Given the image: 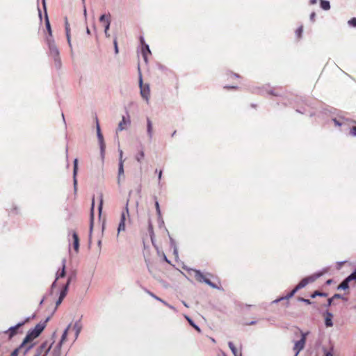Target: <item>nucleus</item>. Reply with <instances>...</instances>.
<instances>
[{
	"label": "nucleus",
	"mask_w": 356,
	"mask_h": 356,
	"mask_svg": "<svg viewBox=\"0 0 356 356\" xmlns=\"http://www.w3.org/2000/svg\"><path fill=\"white\" fill-rule=\"evenodd\" d=\"M102 207H103V197H102V195H101L100 202L98 206V211H99V213H101V212H102Z\"/></svg>",
	"instance_id": "obj_42"
},
{
	"label": "nucleus",
	"mask_w": 356,
	"mask_h": 356,
	"mask_svg": "<svg viewBox=\"0 0 356 356\" xmlns=\"http://www.w3.org/2000/svg\"><path fill=\"white\" fill-rule=\"evenodd\" d=\"M97 136L99 143L104 142L103 135L102 134L101 129L98 123H97Z\"/></svg>",
	"instance_id": "obj_29"
},
{
	"label": "nucleus",
	"mask_w": 356,
	"mask_h": 356,
	"mask_svg": "<svg viewBox=\"0 0 356 356\" xmlns=\"http://www.w3.org/2000/svg\"><path fill=\"white\" fill-rule=\"evenodd\" d=\"M298 291V290H296V288L295 287L289 293H288L286 296H284V297H281L280 298H277L275 300L273 301L274 303H277L279 302H280L281 300H287V299H289L291 298H292L295 294Z\"/></svg>",
	"instance_id": "obj_17"
},
{
	"label": "nucleus",
	"mask_w": 356,
	"mask_h": 356,
	"mask_svg": "<svg viewBox=\"0 0 356 356\" xmlns=\"http://www.w3.org/2000/svg\"><path fill=\"white\" fill-rule=\"evenodd\" d=\"M151 54L149 47L147 44H144L142 47V55L145 63H147V56Z\"/></svg>",
	"instance_id": "obj_14"
},
{
	"label": "nucleus",
	"mask_w": 356,
	"mask_h": 356,
	"mask_svg": "<svg viewBox=\"0 0 356 356\" xmlns=\"http://www.w3.org/2000/svg\"><path fill=\"white\" fill-rule=\"evenodd\" d=\"M140 43L142 44V47L144 45V44H146L145 42V40H144L143 37H142V36L140 38Z\"/></svg>",
	"instance_id": "obj_64"
},
{
	"label": "nucleus",
	"mask_w": 356,
	"mask_h": 356,
	"mask_svg": "<svg viewBox=\"0 0 356 356\" xmlns=\"http://www.w3.org/2000/svg\"><path fill=\"white\" fill-rule=\"evenodd\" d=\"M237 86H224V88H226V89H234V88H236Z\"/></svg>",
	"instance_id": "obj_57"
},
{
	"label": "nucleus",
	"mask_w": 356,
	"mask_h": 356,
	"mask_svg": "<svg viewBox=\"0 0 356 356\" xmlns=\"http://www.w3.org/2000/svg\"><path fill=\"white\" fill-rule=\"evenodd\" d=\"M305 343L303 341V339H300L295 342L293 347V350L296 352L295 356H298L299 353L304 349Z\"/></svg>",
	"instance_id": "obj_9"
},
{
	"label": "nucleus",
	"mask_w": 356,
	"mask_h": 356,
	"mask_svg": "<svg viewBox=\"0 0 356 356\" xmlns=\"http://www.w3.org/2000/svg\"><path fill=\"white\" fill-rule=\"evenodd\" d=\"M72 238H73L74 242H76V241L79 242V236H78V235H77V234L76 232H73Z\"/></svg>",
	"instance_id": "obj_50"
},
{
	"label": "nucleus",
	"mask_w": 356,
	"mask_h": 356,
	"mask_svg": "<svg viewBox=\"0 0 356 356\" xmlns=\"http://www.w3.org/2000/svg\"><path fill=\"white\" fill-rule=\"evenodd\" d=\"M63 298H61L60 297H59V298H58V300H57V301L56 302V308L57 307H58V306L61 304V302H63Z\"/></svg>",
	"instance_id": "obj_53"
},
{
	"label": "nucleus",
	"mask_w": 356,
	"mask_h": 356,
	"mask_svg": "<svg viewBox=\"0 0 356 356\" xmlns=\"http://www.w3.org/2000/svg\"><path fill=\"white\" fill-rule=\"evenodd\" d=\"M67 331H63V333L61 336V339H60V341H65V340L67 339Z\"/></svg>",
	"instance_id": "obj_46"
},
{
	"label": "nucleus",
	"mask_w": 356,
	"mask_h": 356,
	"mask_svg": "<svg viewBox=\"0 0 356 356\" xmlns=\"http://www.w3.org/2000/svg\"><path fill=\"white\" fill-rule=\"evenodd\" d=\"M348 24L350 26L356 27V17H353L348 21Z\"/></svg>",
	"instance_id": "obj_35"
},
{
	"label": "nucleus",
	"mask_w": 356,
	"mask_h": 356,
	"mask_svg": "<svg viewBox=\"0 0 356 356\" xmlns=\"http://www.w3.org/2000/svg\"><path fill=\"white\" fill-rule=\"evenodd\" d=\"M99 148H100L101 157L102 159H104L106 145H105L104 142L99 143Z\"/></svg>",
	"instance_id": "obj_31"
},
{
	"label": "nucleus",
	"mask_w": 356,
	"mask_h": 356,
	"mask_svg": "<svg viewBox=\"0 0 356 356\" xmlns=\"http://www.w3.org/2000/svg\"><path fill=\"white\" fill-rule=\"evenodd\" d=\"M323 350L325 354V356H333V353H332L333 346L331 348L330 351H327L325 348H323Z\"/></svg>",
	"instance_id": "obj_36"
},
{
	"label": "nucleus",
	"mask_w": 356,
	"mask_h": 356,
	"mask_svg": "<svg viewBox=\"0 0 356 356\" xmlns=\"http://www.w3.org/2000/svg\"><path fill=\"white\" fill-rule=\"evenodd\" d=\"M145 156V152H144V150L143 149H141L139 152L135 156V159L138 162V163H141L142 162V160L143 159Z\"/></svg>",
	"instance_id": "obj_27"
},
{
	"label": "nucleus",
	"mask_w": 356,
	"mask_h": 356,
	"mask_svg": "<svg viewBox=\"0 0 356 356\" xmlns=\"http://www.w3.org/2000/svg\"><path fill=\"white\" fill-rule=\"evenodd\" d=\"M350 135L356 136V127H353L350 130Z\"/></svg>",
	"instance_id": "obj_48"
},
{
	"label": "nucleus",
	"mask_w": 356,
	"mask_h": 356,
	"mask_svg": "<svg viewBox=\"0 0 356 356\" xmlns=\"http://www.w3.org/2000/svg\"><path fill=\"white\" fill-rule=\"evenodd\" d=\"M73 246H74V249L75 250L76 252H78L79 251V242H74L73 243Z\"/></svg>",
	"instance_id": "obj_49"
},
{
	"label": "nucleus",
	"mask_w": 356,
	"mask_h": 356,
	"mask_svg": "<svg viewBox=\"0 0 356 356\" xmlns=\"http://www.w3.org/2000/svg\"><path fill=\"white\" fill-rule=\"evenodd\" d=\"M155 207H156V213H157L158 216H161V210H160L159 204L158 201H156Z\"/></svg>",
	"instance_id": "obj_44"
},
{
	"label": "nucleus",
	"mask_w": 356,
	"mask_h": 356,
	"mask_svg": "<svg viewBox=\"0 0 356 356\" xmlns=\"http://www.w3.org/2000/svg\"><path fill=\"white\" fill-rule=\"evenodd\" d=\"M332 298H333V300H334V299H337H337L342 298L343 297H342V296L341 294L336 293Z\"/></svg>",
	"instance_id": "obj_54"
},
{
	"label": "nucleus",
	"mask_w": 356,
	"mask_h": 356,
	"mask_svg": "<svg viewBox=\"0 0 356 356\" xmlns=\"http://www.w3.org/2000/svg\"><path fill=\"white\" fill-rule=\"evenodd\" d=\"M51 346H52V344H51L49 347H47V341L43 342L40 346V347L37 349V352H36L35 356H40L43 350H44V354L43 356H47L51 348Z\"/></svg>",
	"instance_id": "obj_8"
},
{
	"label": "nucleus",
	"mask_w": 356,
	"mask_h": 356,
	"mask_svg": "<svg viewBox=\"0 0 356 356\" xmlns=\"http://www.w3.org/2000/svg\"><path fill=\"white\" fill-rule=\"evenodd\" d=\"M185 318L187 320V321L188 322V323L193 327H194L198 332H201V329L200 328V327L198 325H197L188 316L185 315Z\"/></svg>",
	"instance_id": "obj_24"
},
{
	"label": "nucleus",
	"mask_w": 356,
	"mask_h": 356,
	"mask_svg": "<svg viewBox=\"0 0 356 356\" xmlns=\"http://www.w3.org/2000/svg\"><path fill=\"white\" fill-rule=\"evenodd\" d=\"M54 60V65L57 70H60L62 66V63L60 56L53 58Z\"/></svg>",
	"instance_id": "obj_30"
},
{
	"label": "nucleus",
	"mask_w": 356,
	"mask_h": 356,
	"mask_svg": "<svg viewBox=\"0 0 356 356\" xmlns=\"http://www.w3.org/2000/svg\"><path fill=\"white\" fill-rule=\"evenodd\" d=\"M139 83H140V95L143 97V98H144L145 99H146L147 102H148L149 97V86H143V79H142L141 76H140Z\"/></svg>",
	"instance_id": "obj_7"
},
{
	"label": "nucleus",
	"mask_w": 356,
	"mask_h": 356,
	"mask_svg": "<svg viewBox=\"0 0 356 356\" xmlns=\"http://www.w3.org/2000/svg\"><path fill=\"white\" fill-rule=\"evenodd\" d=\"M228 346L229 347V348L231 349L232 353L234 354V356H242V354L241 353H238V350L236 349V348L234 346V343L231 341H229L228 343Z\"/></svg>",
	"instance_id": "obj_25"
},
{
	"label": "nucleus",
	"mask_w": 356,
	"mask_h": 356,
	"mask_svg": "<svg viewBox=\"0 0 356 356\" xmlns=\"http://www.w3.org/2000/svg\"><path fill=\"white\" fill-rule=\"evenodd\" d=\"M83 15H84L85 18H86V17H87V10H86V8L85 4H83Z\"/></svg>",
	"instance_id": "obj_63"
},
{
	"label": "nucleus",
	"mask_w": 356,
	"mask_h": 356,
	"mask_svg": "<svg viewBox=\"0 0 356 356\" xmlns=\"http://www.w3.org/2000/svg\"><path fill=\"white\" fill-rule=\"evenodd\" d=\"M161 177H162V170H159L158 172V179H159V183H160V181L161 179Z\"/></svg>",
	"instance_id": "obj_58"
},
{
	"label": "nucleus",
	"mask_w": 356,
	"mask_h": 356,
	"mask_svg": "<svg viewBox=\"0 0 356 356\" xmlns=\"http://www.w3.org/2000/svg\"><path fill=\"white\" fill-rule=\"evenodd\" d=\"M298 300L301 301V302H305V303H306L307 305H310L312 303V302L309 299H305L304 298H299Z\"/></svg>",
	"instance_id": "obj_45"
},
{
	"label": "nucleus",
	"mask_w": 356,
	"mask_h": 356,
	"mask_svg": "<svg viewBox=\"0 0 356 356\" xmlns=\"http://www.w3.org/2000/svg\"><path fill=\"white\" fill-rule=\"evenodd\" d=\"M147 134L149 140H151L153 137V125L149 118H147Z\"/></svg>",
	"instance_id": "obj_15"
},
{
	"label": "nucleus",
	"mask_w": 356,
	"mask_h": 356,
	"mask_svg": "<svg viewBox=\"0 0 356 356\" xmlns=\"http://www.w3.org/2000/svg\"><path fill=\"white\" fill-rule=\"evenodd\" d=\"M348 277L351 281L356 280V269L350 275H348Z\"/></svg>",
	"instance_id": "obj_41"
},
{
	"label": "nucleus",
	"mask_w": 356,
	"mask_h": 356,
	"mask_svg": "<svg viewBox=\"0 0 356 356\" xmlns=\"http://www.w3.org/2000/svg\"><path fill=\"white\" fill-rule=\"evenodd\" d=\"M351 280H349V277L348 276L338 286L337 289H343V290H346L347 289H348L349 287V282H350Z\"/></svg>",
	"instance_id": "obj_22"
},
{
	"label": "nucleus",
	"mask_w": 356,
	"mask_h": 356,
	"mask_svg": "<svg viewBox=\"0 0 356 356\" xmlns=\"http://www.w3.org/2000/svg\"><path fill=\"white\" fill-rule=\"evenodd\" d=\"M323 273H314L310 276L306 277L303 278L298 284L296 286V290H300L304 287H305L309 283L314 282L316 281L318 278H319L321 276H322Z\"/></svg>",
	"instance_id": "obj_3"
},
{
	"label": "nucleus",
	"mask_w": 356,
	"mask_h": 356,
	"mask_svg": "<svg viewBox=\"0 0 356 356\" xmlns=\"http://www.w3.org/2000/svg\"><path fill=\"white\" fill-rule=\"evenodd\" d=\"M316 296H327V294H326V293H322V292H319V291H314V292L312 294V296H311V297H312V298H316Z\"/></svg>",
	"instance_id": "obj_33"
},
{
	"label": "nucleus",
	"mask_w": 356,
	"mask_h": 356,
	"mask_svg": "<svg viewBox=\"0 0 356 356\" xmlns=\"http://www.w3.org/2000/svg\"><path fill=\"white\" fill-rule=\"evenodd\" d=\"M124 178V165H122V163H118V184L120 185L121 179Z\"/></svg>",
	"instance_id": "obj_18"
},
{
	"label": "nucleus",
	"mask_w": 356,
	"mask_h": 356,
	"mask_svg": "<svg viewBox=\"0 0 356 356\" xmlns=\"http://www.w3.org/2000/svg\"><path fill=\"white\" fill-rule=\"evenodd\" d=\"M68 289H69V283H66L63 286L62 290L60 291L59 297L64 299L67 293Z\"/></svg>",
	"instance_id": "obj_23"
},
{
	"label": "nucleus",
	"mask_w": 356,
	"mask_h": 356,
	"mask_svg": "<svg viewBox=\"0 0 356 356\" xmlns=\"http://www.w3.org/2000/svg\"><path fill=\"white\" fill-rule=\"evenodd\" d=\"M60 354H61L60 350L57 351V350L54 349L53 353H52V356H60Z\"/></svg>",
	"instance_id": "obj_51"
},
{
	"label": "nucleus",
	"mask_w": 356,
	"mask_h": 356,
	"mask_svg": "<svg viewBox=\"0 0 356 356\" xmlns=\"http://www.w3.org/2000/svg\"><path fill=\"white\" fill-rule=\"evenodd\" d=\"M65 263L66 259H63L62 260V269L60 272H58L56 277V281H57L59 278L64 277L65 276Z\"/></svg>",
	"instance_id": "obj_19"
},
{
	"label": "nucleus",
	"mask_w": 356,
	"mask_h": 356,
	"mask_svg": "<svg viewBox=\"0 0 356 356\" xmlns=\"http://www.w3.org/2000/svg\"><path fill=\"white\" fill-rule=\"evenodd\" d=\"M113 44H114V47H115V53L118 54V42H117L116 39L114 40Z\"/></svg>",
	"instance_id": "obj_52"
},
{
	"label": "nucleus",
	"mask_w": 356,
	"mask_h": 356,
	"mask_svg": "<svg viewBox=\"0 0 356 356\" xmlns=\"http://www.w3.org/2000/svg\"><path fill=\"white\" fill-rule=\"evenodd\" d=\"M130 123L131 121L129 116L127 118H126L125 116H122V120L118 124L117 131H121L124 130L126 129L125 126L127 124H130Z\"/></svg>",
	"instance_id": "obj_11"
},
{
	"label": "nucleus",
	"mask_w": 356,
	"mask_h": 356,
	"mask_svg": "<svg viewBox=\"0 0 356 356\" xmlns=\"http://www.w3.org/2000/svg\"><path fill=\"white\" fill-rule=\"evenodd\" d=\"M49 320V317L47 318L44 322L43 323H38L35 327L32 330H29L27 332L26 336L25 337L24 339L23 340V342L22 343V346L24 345L25 343H29L35 338L38 337L40 334L42 333V332L44 330V329L46 327V323Z\"/></svg>",
	"instance_id": "obj_1"
},
{
	"label": "nucleus",
	"mask_w": 356,
	"mask_h": 356,
	"mask_svg": "<svg viewBox=\"0 0 356 356\" xmlns=\"http://www.w3.org/2000/svg\"><path fill=\"white\" fill-rule=\"evenodd\" d=\"M106 19H111V15L108 13V15L103 14L99 17V22L104 23L106 24Z\"/></svg>",
	"instance_id": "obj_32"
},
{
	"label": "nucleus",
	"mask_w": 356,
	"mask_h": 356,
	"mask_svg": "<svg viewBox=\"0 0 356 356\" xmlns=\"http://www.w3.org/2000/svg\"><path fill=\"white\" fill-rule=\"evenodd\" d=\"M45 26H46V29H47V30L48 31V34H49V36H47V38H53L50 22H49V18L47 16V13L46 11H45Z\"/></svg>",
	"instance_id": "obj_21"
},
{
	"label": "nucleus",
	"mask_w": 356,
	"mask_h": 356,
	"mask_svg": "<svg viewBox=\"0 0 356 356\" xmlns=\"http://www.w3.org/2000/svg\"><path fill=\"white\" fill-rule=\"evenodd\" d=\"M227 76L229 79H232L234 78H239L238 74L232 72L227 74Z\"/></svg>",
	"instance_id": "obj_37"
},
{
	"label": "nucleus",
	"mask_w": 356,
	"mask_h": 356,
	"mask_svg": "<svg viewBox=\"0 0 356 356\" xmlns=\"http://www.w3.org/2000/svg\"><path fill=\"white\" fill-rule=\"evenodd\" d=\"M332 300H333V298H329V299L327 300V307H330V306L332 305Z\"/></svg>",
	"instance_id": "obj_61"
},
{
	"label": "nucleus",
	"mask_w": 356,
	"mask_h": 356,
	"mask_svg": "<svg viewBox=\"0 0 356 356\" xmlns=\"http://www.w3.org/2000/svg\"><path fill=\"white\" fill-rule=\"evenodd\" d=\"M73 330L75 332L74 339L76 340V339H77V338L82 330V325L81 323L80 320H79L74 323V324L73 325Z\"/></svg>",
	"instance_id": "obj_13"
},
{
	"label": "nucleus",
	"mask_w": 356,
	"mask_h": 356,
	"mask_svg": "<svg viewBox=\"0 0 356 356\" xmlns=\"http://www.w3.org/2000/svg\"><path fill=\"white\" fill-rule=\"evenodd\" d=\"M63 343H64V341H62L60 340V341L55 346L54 349L57 350V351H58V350L61 351V348H62Z\"/></svg>",
	"instance_id": "obj_38"
},
{
	"label": "nucleus",
	"mask_w": 356,
	"mask_h": 356,
	"mask_svg": "<svg viewBox=\"0 0 356 356\" xmlns=\"http://www.w3.org/2000/svg\"><path fill=\"white\" fill-rule=\"evenodd\" d=\"M192 270L194 272V277L197 281L204 282L212 289H219V287L216 284L211 282L209 279L207 278L206 275H204L200 270L195 269H193Z\"/></svg>",
	"instance_id": "obj_2"
},
{
	"label": "nucleus",
	"mask_w": 356,
	"mask_h": 356,
	"mask_svg": "<svg viewBox=\"0 0 356 356\" xmlns=\"http://www.w3.org/2000/svg\"><path fill=\"white\" fill-rule=\"evenodd\" d=\"M94 200H92V207H91V213H90V235H91L92 229H93V223H94Z\"/></svg>",
	"instance_id": "obj_20"
},
{
	"label": "nucleus",
	"mask_w": 356,
	"mask_h": 356,
	"mask_svg": "<svg viewBox=\"0 0 356 356\" xmlns=\"http://www.w3.org/2000/svg\"><path fill=\"white\" fill-rule=\"evenodd\" d=\"M333 121H334L335 125L339 126V127L341 125V123L337 119H334Z\"/></svg>",
	"instance_id": "obj_59"
},
{
	"label": "nucleus",
	"mask_w": 356,
	"mask_h": 356,
	"mask_svg": "<svg viewBox=\"0 0 356 356\" xmlns=\"http://www.w3.org/2000/svg\"><path fill=\"white\" fill-rule=\"evenodd\" d=\"M173 248V253L175 256H177L178 255V250H177V245H175V247H172Z\"/></svg>",
	"instance_id": "obj_56"
},
{
	"label": "nucleus",
	"mask_w": 356,
	"mask_h": 356,
	"mask_svg": "<svg viewBox=\"0 0 356 356\" xmlns=\"http://www.w3.org/2000/svg\"><path fill=\"white\" fill-rule=\"evenodd\" d=\"M78 171V159H75L73 161V184H74V191H76V185H77V180H76V175Z\"/></svg>",
	"instance_id": "obj_10"
},
{
	"label": "nucleus",
	"mask_w": 356,
	"mask_h": 356,
	"mask_svg": "<svg viewBox=\"0 0 356 356\" xmlns=\"http://www.w3.org/2000/svg\"><path fill=\"white\" fill-rule=\"evenodd\" d=\"M170 241L171 246L175 247V245H176V244H175L174 239L170 237Z\"/></svg>",
	"instance_id": "obj_62"
},
{
	"label": "nucleus",
	"mask_w": 356,
	"mask_h": 356,
	"mask_svg": "<svg viewBox=\"0 0 356 356\" xmlns=\"http://www.w3.org/2000/svg\"><path fill=\"white\" fill-rule=\"evenodd\" d=\"M63 343H64V341H62L60 340V341L55 346L54 349L57 350V351H58V350L61 351V348H62Z\"/></svg>",
	"instance_id": "obj_39"
},
{
	"label": "nucleus",
	"mask_w": 356,
	"mask_h": 356,
	"mask_svg": "<svg viewBox=\"0 0 356 356\" xmlns=\"http://www.w3.org/2000/svg\"><path fill=\"white\" fill-rule=\"evenodd\" d=\"M118 152H119V163H122V165H124V159H123V152L121 149L119 148Z\"/></svg>",
	"instance_id": "obj_34"
},
{
	"label": "nucleus",
	"mask_w": 356,
	"mask_h": 356,
	"mask_svg": "<svg viewBox=\"0 0 356 356\" xmlns=\"http://www.w3.org/2000/svg\"><path fill=\"white\" fill-rule=\"evenodd\" d=\"M147 293L152 296V298H154V299L159 300V301H162V299H161L160 298L157 297L156 296H155L153 293L147 291Z\"/></svg>",
	"instance_id": "obj_47"
},
{
	"label": "nucleus",
	"mask_w": 356,
	"mask_h": 356,
	"mask_svg": "<svg viewBox=\"0 0 356 356\" xmlns=\"http://www.w3.org/2000/svg\"><path fill=\"white\" fill-rule=\"evenodd\" d=\"M302 31H303V29H302V26H300L299 27L297 30H296V35L298 38L301 37V35L302 33Z\"/></svg>",
	"instance_id": "obj_43"
},
{
	"label": "nucleus",
	"mask_w": 356,
	"mask_h": 356,
	"mask_svg": "<svg viewBox=\"0 0 356 356\" xmlns=\"http://www.w3.org/2000/svg\"><path fill=\"white\" fill-rule=\"evenodd\" d=\"M65 29L66 38H67V43L69 44L70 47L72 49L71 37H70V24H69L67 19H65Z\"/></svg>",
	"instance_id": "obj_16"
},
{
	"label": "nucleus",
	"mask_w": 356,
	"mask_h": 356,
	"mask_svg": "<svg viewBox=\"0 0 356 356\" xmlns=\"http://www.w3.org/2000/svg\"><path fill=\"white\" fill-rule=\"evenodd\" d=\"M31 319L30 317H28L25 319L24 321L20 322L17 323L16 325L10 327L8 330H6L5 332L9 334V337L11 338L17 333V330L24 325L26 322L29 321Z\"/></svg>",
	"instance_id": "obj_6"
},
{
	"label": "nucleus",
	"mask_w": 356,
	"mask_h": 356,
	"mask_svg": "<svg viewBox=\"0 0 356 356\" xmlns=\"http://www.w3.org/2000/svg\"><path fill=\"white\" fill-rule=\"evenodd\" d=\"M301 333V338L300 339H303V341L306 342L307 336L309 334V332H303L300 331Z\"/></svg>",
	"instance_id": "obj_40"
},
{
	"label": "nucleus",
	"mask_w": 356,
	"mask_h": 356,
	"mask_svg": "<svg viewBox=\"0 0 356 356\" xmlns=\"http://www.w3.org/2000/svg\"><path fill=\"white\" fill-rule=\"evenodd\" d=\"M128 202H127L124 211H123L120 216V220L118 227V234L125 230V222L127 219L129 220V212L128 208Z\"/></svg>",
	"instance_id": "obj_4"
},
{
	"label": "nucleus",
	"mask_w": 356,
	"mask_h": 356,
	"mask_svg": "<svg viewBox=\"0 0 356 356\" xmlns=\"http://www.w3.org/2000/svg\"><path fill=\"white\" fill-rule=\"evenodd\" d=\"M321 7L324 10H328L330 8V2L326 0H321Z\"/></svg>",
	"instance_id": "obj_28"
},
{
	"label": "nucleus",
	"mask_w": 356,
	"mask_h": 356,
	"mask_svg": "<svg viewBox=\"0 0 356 356\" xmlns=\"http://www.w3.org/2000/svg\"><path fill=\"white\" fill-rule=\"evenodd\" d=\"M18 352H19L18 348L15 349V350L12 352V353H11V355H11V356H17V355H18Z\"/></svg>",
	"instance_id": "obj_55"
},
{
	"label": "nucleus",
	"mask_w": 356,
	"mask_h": 356,
	"mask_svg": "<svg viewBox=\"0 0 356 356\" xmlns=\"http://www.w3.org/2000/svg\"><path fill=\"white\" fill-rule=\"evenodd\" d=\"M46 42L47 44L49 55L52 58L60 56L59 50L55 43L53 38H46Z\"/></svg>",
	"instance_id": "obj_5"
},
{
	"label": "nucleus",
	"mask_w": 356,
	"mask_h": 356,
	"mask_svg": "<svg viewBox=\"0 0 356 356\" xmlns=\"http://www.w3.org/2000/svg\"><path fill=\"white\" fill-rule=\"evenodd\" d=\"M325 325L326 327H332L333 326V322H332V318L333 314L330 312L329 311H327L325 313Z\"/></svg>",
	"instance_id": "obj_12"
},
{
	"label": "nucleus",
	"mask_w": 356,
	"mask_h": 356,
	"mask_svg": "<svg viewBox=\"0 0 356 356\" xmlns=\"http://www.w3.org/2000/svg\"><path fill=\"white\" fill-rule=\"evenodd\" d=\"M315 17H316L315 13H312L311 15H310V19L312 21H314Z\"/></svg>",
	"instance_id": "obj_60"
},
{
	"label": "nucleus",
	"mask_w": 356,
	"mask_h": 356,
	"mask_svg": "<svg viewBox=\"0 0 356 356\" xmlns=\"http://www.w3.org/2000/svg\"><path fill=\"white\" fill-rule=\"evenodd\" d=\"M111 25V19H106V24H104V33L106 38L110 37V34L108 33V30Z\"/></svg>",
	"instance_id": "obj_26"
}]
</instances>
